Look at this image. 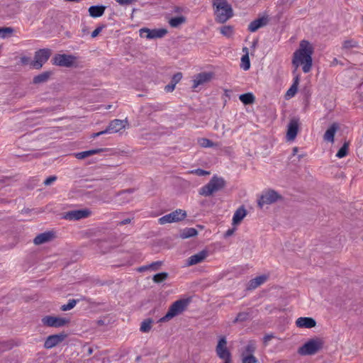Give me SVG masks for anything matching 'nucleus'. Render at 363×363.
Returning a JSON list of instances; mask_svg holds the SVG:
<instances>
[{
	"label": "nucleus",
	"instance_id": "1",
	"mask_svg": "<svg viewBox=\"0 0 363 363\" xmlns=\"http://www.w3.org/2000/svg\"><path fill=\"white\" fill-rule=\"evenodd\" d=\"M313 47L308 40H301L299 48L294 52L291 64L294 67V75L297 74L296 72L299 67H301L304 73L311 72L313 66L312 55Z\"/></svg>",
	"mask_w": 363,
	"mask_h": 363
},
{
	"label": "nucleus",
	"instance_id": "2",
	"mask_svg": "<svg viewBox=\"0 0 363 363\" xmlns=\"http://www.w3.org/2000/svg\"><path fill=\"white\" fill-rule=\"evenodd\" d=\"M225 186V182L222 177L213 176L208 183L200 189L199 194L203 196H210L223 189Z\"/></svg>",
	"mask_w": 363,
	"mask_h": 363
},
{
	"label": "nucleus",
	"instance_id": "3",
	"mask_svg": "<svg viewBox=\"0 0 363 363\" xmlns=\"http://www.w3.org/2000/svg\"><path fill=\"white\" fill-rule=\"evenodd\" d=\"M323 340L319 337L310 339L298 350V353L303 356L313 355L322 350Z\"/></svg>",
	"mask_w": 363,
	"mask_h": 363
},
{
	"label": "nucleus",
	"instance_id": "4",
	"mask_svg": "<svg viewBox=\"0 0 363 363\" xmlns=\"http://www.w3.org/2000/svg\"><path fill=\"white\" fill-rule=\"evenodd\" d=\"M189 303L188 299H180L174 302L169 307L166 315L161 318L160 322H166L184 311Z\"/></svg>",
	"mask_w": 363,
	"mask_h": 363
},
{
	"label": "nucleus",
	"instance_id": "5",
	"mask_svg": "<svg viewBox=\"0 0 363 363\" xmlns=\"http://www.w3.org/2000/svg\"><path fill=\"white\" fill-rule=\"evenodd\" d=\"M52 54V50L49 48L40 49L35 52L34 60L30 62V65L40 69L43 65L48 60Z\"/></svg>",
	"mask_w": 363,
	"mask_h": 363
},
{
	"label": "nucleus",
	"instance_id": "6",
	"mask_svg": "<svg viewBox=\"0 0 363 363\" xmlns=\"http://www.w3.org/2000/svg\"><path fill=\"white\" fill-rule=\"evenodd\" d=\"M282 199L281 195L273 189L264 192L258 200V206L262 208L264 205L272 204Z\"/></svg>",
	"mask_w": 363,
	"mask_h": 363
},
{
	"label": "nucleus",
	"instance_id": "7",
	"mask_svg": "<svg viewBox=\"0 0 363 363\" xmlns=\"http://www.w3.org/2000/svg\"><path fill=\"white\" fill-rule=\"evenodd\" d=\"M186 217V212L182 209H177L169 214H167L158 219L160 225L177 223L183 220Z\"/></svg>",
	"mask_w": 363,
	"mask_h": 363
},
{
	"label": "nucleus",
	"instance_id": "8",
	"mask_svg": "<svg viewBox=\"0 0 363 363\" xmlns=\"http://www.w3.org/2000/svg\"><path fill=\"white\" fill-rule=\"evenodd\" d=\"M77 57L72 55L56 54L52 59V64L60 67H72L76 63Z\"/></svg>",
	"mask_w": 363,
	"mask_h": 363
},
{
	"label": "nucleus",
	"instance_id": "9",
	"mask_svg": "<svg viewBox=\"0 0 363 363\" xmlns=\"http://www.w3.org/2000/svg\"><path fill=\"white\" fill-rule=\"evenodd\" d=\"M255 350V343L250 341L241 354L242 363H259V360L253 354Z\"/></svg>",
	"mask_w": 363,
	"mask_h": 363
},
{
	"label": "nucleus",
	"instance_id": "10",
	"mask_svg": "<svg viewBox=\"0 0 363 363\" xmlns=\"http://www.w3.org/2000/svg\"><path fill=\"white\" fill-rule=\"evenodd\" d=\"M91 215V211L89 208H82L65 212L62 218L68 220H78L86 218Z\"/></svg>",
	"mask_w": 363,
	"mask_h": 363
},
{
	"label": "nucleus",
	"instance_id": "11",
	"mask_svg": "<svg viewBox=\"0 0 363 363\" xmlns=\"http://www.w3.org/2000/svg\"><path fill=\"white\" fill-rule=\"evenodd\" d=\"M216 352L218 357L223 360H228L231 359V353L227 347V340L225 337H220L216 347Z\"/></svg>",
	"mask_w": 363,
	"mask_h": 363
},
{
	"label": "nucleus",
	"instance_id": "12",
	"mask_svg": "<svg viewBox=\"0 0 363 363\" xmlns=\"http://www.w3.org/2000/svg\"><path fill=\"white\" fill-rule=\"evenodd\" d=\"M41 322L48 327L60 328L68 323L69 320L52 315H46L41 319Z\"/></svg>",
	"mask_w": 363,
	"mask_h": 363
},
{
	"label": "nucleus",
	"instance_id": "13",
	"mask_svg": "<svg viewBox=\"0 0 363 363\" xmlns=\"http://www.w3.org/2000/svg\"><path fill=\"white\" fill-rule=\"evenodd\" d=\"M128 125L129 123L127 118L124 120L114 119L109 123L108 125L105 129V132L107 133H116L121 130L125 129Z\"/></svg>",
	"mask_w": 363,
	"mask_h": 363
},
{
	"label": "nucleus",
	"instance_id": "14",
	"mask_svg": "<svg viewBox=\"0 0 363 363\" xmlns=\"http://www.w3.org/2000/svg\"><path fill=\"white\" fill-rule=\"evenodd\" d=\"M67 337V335L65 333L49 335L45 340L44 347L51 349L62 342Z\"/></svg>",
	"mask_w": 363,
	"mask_h": 363
},
{
	"label": "nucleus",
	"instance_id": "15",
	"mask_svg": "<svg viewBox=\"0 0 363 363\" xmlns=\"http://www.w3.org/2000/svg\"><path fill=\"white\" fill-rule=\"evenodd\" d=\"M208 256L209 251L208 250H202L199 252L190 256L186 259V266L190 267L202 263Z\"/></svg>",
	"mask_w": 363,
	"mask_h": 363
},
{
	"label": "nucleus",
	"instance_id": "16",
	"mask_svg": "<svg viewBox=\"0 0 363 363\" xmlns=\"http://www.w3.org/2000/svg\"><path fill=\"white\" fill-rule=\"evenodd\" d=\"M214 13L216 21L220 23H224L233 15L231 6H227L225 9L214 10Z\"/></svg>",
	"mask_w": 363,
	"mask_h": 363
},
{
	"label": "nucleus",
	"instance_id": "17",
	"mask_svg": "<svg viewBox=\"0 0 363 363\" xmlns=\"http://www.w3.org/2000/svg\"><path fill=\"white\" fill-rule=\"evenodd\" d=\"M299 127V119L298 118H293L290 120L288 124L286 131V139L288 141H293L298 133Z\"/></svg>",
	"mask_w": 363,
	"mask_h": 363
},
{
	"label": "nucleus",
	"instance_id": "18",
	"mask_svg": "<svg viewBox=\"0 0 363 363\" xmlns=\"http://www.w3.org/2000/svg\"><path fill=\"white\" fill-rule=\"evenodd\" d=\"M167 33L165 29L150 30L149 28H141L140 30V35L141 37H145L147 39L162 38Z\"/></svg>",
	"mask_w": 363,
	"mask_h": 363
},
{
	"label": "nucleus",
	"instance_id": "19",
	"mask_svg": "<svg viewBox=\"0 0 363 363\" xmlns=\"http://www.w3.org/2000/svg\"><path fill=\"white\" fill-rule=\"evenodd\" d=\"M212 78L213 74L211 72H201L198 74L193 80L192 89H196L199 86L210 82Z\"/></svg>",
	"mask_w": 363,
	"mask_h": 363
},
{
	"label": "nucleus",
	"instance_id": "20",
	"mask_svg": "<svg viewBox=\"0 0 363 363\" xmlns=\"http://www.w3.org/2000/svg\"><path fill=\"white\" fill-rule=\"evenodd\" d=\"M269 23L268 16H262L252 21L248 26V30L250 32H255L260 28H262L267 25Z\"/></svg>",
	"mask_w": 363,
	"mask_h": 363
},
{
	"label": "nucleus",
	"instance_id": "21",
	"mask_svg": "<svg viewBox=\"0 0 363 363\" xmlns=\"http://www.w3.org/2000/svg\"><path fill=\"white\" fill-rule=\"evenodd\" d=\"M55 238V233L51 231L45 232L38 235L33 240L36 245H42L51 241Z\"/></svg>",
	"mask_w": 363,
	"mask_h": 363
},
{
	"label": "nucleus",
	"instance_id": "22",
	"mask_svg": "<svg viewBox=\"0 0 363 363\" xmlns=\"http://www.w3.org/2000/svg\"><path fill=\"white\" fill-rule=\"evenodd\" d=\"M296 325L300 328H312L316 325V322L313 318L301 317L296 320Z\"/></svg>",
	"mask_w": 363,
	"mask_h": 363
},
{
	"label": "nucleus",
	"instance_id": "23",
	"mask_svg": "<svg viewBox=\"0 0 363 363\" xmlns=\"http://www.w3.org/2000/svg\"><path fill=\"white\" fill-rule=\"evenodd\" d=\"M247 212L244 206L239 207L235 212L233 217V225H239L244 218L247 216Z\"/></svg>",
	"mask_w": 363,
	"mask_h": 363
},
{
	"label": "nucleus",
	"instance_id": "24",
	"mask_svg": "<svg viewBox=\"0 0 363 363\" xmlns=\"http://www.w3.org/2000/svg\"><path fill=\"white\" fill-rule=\"evenodd\" d=\"M268 279L269 275L267 274H262L260 276L256 277L250 281L248 289H255L260 285L263 284L265 281H267Z\"/></svg>",
	"mask_w": 363,
	"mask_h": 363
},
{
	"label": "nucleus",
	"instance_id": "25",
	"mask_svg": "<svg viewBox=\"0 0 363 363\" xmlns=\"http://www.w3.org/2000/svg\"><path fill=\"white\" fill-rule=\"evenodd\" d=\"M339 128V125L337 123H333L329 128L325 131L323 139L325 141L333 143L334 142V136L335 133Z\"/></svg>",
	"mask_w": 363,
	"mask_h": 363
},
{
	"label": "nucleus",
	"instance_id": "26",
	"mask_svg": "<svg viewBox=\"0 0 363 363\" xmlns=\"http://www.w3.org/2000/svg\"><path fill=\"white\" fill-rule=\"evenodd\" d=\"M105 150L104 148H97L90 150L83 151L74 154V156L78 160H83L88 157L92 156L96 154L101 153Z\"/></svg>",
	"mask_w": 363,
	"mask_h": 363
},
{
	"label": "nucleus",
	"instance_id": "27",
	"mask_svg": "<svg viewBox=\"0 0 363 363\" xmlns=\"http://www.w3.org/2000/svg\"><path fill=\"white\" fill-rule=\"evenodd\" d=\"M52 74V72H51V71L43 72L33 77V83L34 84L45 83L46 82H48L49 80V79L50 78Z\"/></svg>",
	"mask_w": 363,
	"mask_h": 363
},
{
	"label": "nucleus",
	"instance_id": "28",
	"mask_svg": "<svg viewBox=\"0 0 363 363\" xmlns=\"http://www.w3.org/2000/svg\"><path fill=\"white\" fill-rule=\"evenodd\" d=\"M106 10L104 6H91L89 8V13L90 16L93 18L101 17Z\"/></svg>",
	"mask_w": 363,
	"mask_h": 363
},
{
	"label": "nucleus",
	"instance_id": "29",
	"mask_svg": "<svg viewBox=\"0 0 363 363\" xmlns=\"http://www.w3.org/2000/svg\"><path fill=\"white\" fill-rule=\"evenodd\" d=\"M299 75H294V83L291 86L289 89V90L286 93V98L289 99L293 97L298 90V85L299 84Z\"/></svg>",
	"mask_w": 363,
	"mask_h": 363
},
{
	"label": "nucleus",
	"instance_id": "30",
	"mask_svg": "<svg viewBox=\"0 0 363 363\" xmlns=\"http://www.w3.org/2000/svg\"><path fill=\"white\" fill-rule=\"evenodd\" d=\"M198 143L201 147H216L219 146L218 143H213L211 140L206 138H199Z\"/></svg>",
	"mask_w": 363,
	"mask_h": 363
},
{
	"label": "nucleus",
	"instance_id": "31",
	"mask_svg": "<svg viewBox=\"0 0 363 363\" xmlns=\"http://www.w3.org/2000/svg\"><path fill=\"white\" fill-rule=\"evenodd\" d=\"M358 47V42L354 39H347L342 43V49L345 50H350Z\"/></svg>",
	"mask_w": 363,
	"mask_h": 363
},
{
	"label": "nucleus",
	"instance_id": "32",
	"mask_svg": "<svg viewBox=\"0 0 363 363\" xmlns=\"http://www.w3.org/2000/svg\"><path fill=\"white\" fill-rule=\"evenodd\" d=\"M239 99L245 105L253 104L255 99L254 95L251 93L241 94Z\"/></svg>",
	"mask_w": 363,
	"mask_h": 363
},
{
	"label": "nucleus",
	"instance_id": "33",
	"mask_svg": "<svg viewBox=\"0 0 363 363\" xmlns=\"http://www.w3.org/2000/svg\"><path fill=\"white\" fill-rule=\"evenodd\" d=\"M152 319L147 318L144 320L140 325V331L143 333H148L152 328Z\"/></svg>",
	"mask_w": 363,
	"mask_h": 363
},
{
	"label": "nucleus",
	"instance_id": "34",
	"mask_svg": "<svg viewBox=\"0 0 363 363\" xmlns=\"http://www.w3.org/2000/svg\"><path fill=\"white\" fill-rule=\"evenodd\" d=\"M197 233H198V232L195 228H186V229L183 230V231L181 233L180 237L183 239H186V238L194 237V236L196 235Z\"/></svg>",
	"mask_w": 363,
	"mask_h": 363
},
{
	"label": "nucleus",
	"instance_id": "35",
	"mask_svg": "<svg viewBox=\"0 0 363 363\" xmlns=\"http://www.w3.org/2000/svg\"><path fill=\"white\" fill-rule=\"evenodd\" d=\"M212 2L214 10L225 9V7L230 6L228 0H212Z\"/></svg>",
	"mask_w": 363,
	"mask_h": 363
},
{
	"label": "nucleus",
	"instance_id": "36",
	"mask_svg": "<svg viewBox=\"0 0 363 363\" xmlns=\"http://www.w3.org/2000/svg\"><path fill=\"white\" fill-rule=\"evenodd\" d=\"M349 145L350 142L346 141L344 143L342 147L338 150V152L336 154V157L338 158H342L347 155L348 154V150H349Z\"/></svg>",
	"mask_w": 363,
	"mask_h": 363
},
{
	"label": "nucleus",
	"instance_id": "37",
	"mask_svg": "<svg viewBox=\"0 0 363 363\" xmlns=\"http://www.w3.org/2000/svg\"><path fill=\"white\" fill-rule=\"evenodd\" d=\"M133 192V190L128 189L123 191L119 192L117 194V196L119 197V201L121 204L128 203L130 201V199L128 197L127 194Z\"/></svg>",
	"mask_w": 363,
	"mask_h": 363
},
{
	"label": "nucleus",
	"instance_id": "38",
	"mask_svg": "<svg viewBox=\"0 0 363 363\" xmlns=\"http://www.w3.org/2000/svg\"><path fill=\"white\" fill-rule=\"evenodd\" d=\"M185 21H186L185 17L177 16V17L171 18L169 21V23L172 27L176 28V27L179 26V25L184 23Z\"/></svg>",
	"mask_w": 363,
	"mask_h": 363
},
{
	"label": "nucleus",
	"instance_id": "39",
	"mask_svg": "<svg viewBox=\"0 0 363 363\" xmlns=\"http://www.w3.org/2000/svg\"><path fill=\"white\" fill-rule=\"evenodd\" d=\"M249 317H250L249 313L240 312L237 315L236 318L233 320V323L234 324H235L238 323L245 322L249 319Z\"/></svg>",
	"mask_w": 363,
	"mask_h": 363
},
{
	"label": "nucleus",
	"instance_id": "40",
	"mask_svg": "<svg viewBox=\"0 0 363 363\" xmlns=\"http://www.w3.org/2000/svg\"><path fill=\"white\" fill-rule=\"evenodd\" d=\"M14 32V29L11 27L0 28V38H5L10 36Z\"/></svg>",
	"mask_w": 363,
	"mask_h": 363
},
{
	"label": "nucleus",
	"instance_id": "41",
	"mask_svg": "<svg viewBox=\"0 0 363 363\" xmlns=\"http://www.w3.org/2000/svg\"><path fill=\"white\" fill-rule=\"evenodd\" d=\"M241 67L244 70H248L250 67L249 53L245 54L241 58Z\"/></svg>",
	"mask_w": 363,
	"mask_h": 363
},
{
	"label": "nucleus",
	"instance_id": "42",
	"mask_svg": "<svg viewBox=\"0 0 363 363\" xmlns=\"http://www.w3.org/2000/svg\"><path fill=\"white\" fill-rule=\"evenodd\" d=\"M168 277V273L167 272H161L156 274L153 276L152 280L155 283H161L166 280Z\"/></svg>",
	"mask_w": 363,
	"mask_h": 363
},
{
	"label": "nucleus",
	"instance_id": "43",
	"mask_svg": "<svg viewBox=\"0 0 363 363\" xmlns=\"http://www.w3.org/2000/svg\"><path fill=\"white\" fill-rule=\"evenodd\" d=\"M220 31L224 36L230 38L233 34V28L231 26H225L220 28Z\"/></svg>",
	"mask_w": 363,
	"mask_h": 363
},
{
	"label": "nucleus",
	"instance_id": "44",
	"mask_svg": "<svg viewBox=\"0 0 363 363\" xmlns=\"http://www.w3.org/2000/svg\"><path fill=\"white\" fill-rule=\"evenodd\" d=\"M77 303V301L74 299L69 300L67 304L62 305L60 309L63 311H69L72 309Z\"/></svg>",
	"mask_w": 363,
	"mask_h": 363
},
{
	"label": "nucleus",
	"instance_id": "45",
	"mask_svg": "<svg viewBox=\"0 0 363 363\" xmlns=\"http://www.w3.org/2000/svg\"><path fill=\"white\" fill-rule=\"evenodd\" d=\"M182 79V72H177L175 74L173 75L172 77V82L174 83L175 85L179 83L181 79Z\"/></svg>",
	"mask_w": 363,
	"mask_h": 363
},
{
	"label": "nucleus",
	"instance_id": "46",
	"mask_svg": "<svg viewBox=\"0 0 363 363\" xmlns=\"http://www.w3.org/2000/svg\"><path fill=\"white\" fill-rule=\"evenodd\" d=\"M162 264V262L160 261L155 262H152V264H149L148 267L150 269L156 271L160 268Z\"/></svg>",
	"mask_w": 363,
	"mask_h": 363
},
{
	"label": "nucleus",
	"instance_id": "47",
	"mask_svg": "<svg viewBox=\"0 0 363 363\" xmlns=\"http://www.w3.org/2000/svg\"><path fill=\"white\" fill-rule=\"evenodd\" d=\"M57 180V177L56 176H51V177H49L48 178H47L43 184L45 185V186H49L50 185L52 182H55Z\"/></svg>",
	"mask_w": 363,
	"mask_h": 363
},
{
	"label": "nucleus",
	"instance_id": "48",
	"mask_svg": "<svg viewBox=\"0 0 363 363\" xmlns=\"http://www.w3.org/2000/svg\"><path fill=\"white\" fill-rule=\"evenodd\" d=\"M104 28V26H99L91 33V38H94L98 36V35L101 32Z\"/></svg>",
	"mask_w": 363,
	"mask_h": 363
},
{
	"label": "nucleus",
	"instance_id": "49",
	"mask_svg": "<svg viewBox=\"0 0 363 363\" xmlns=\"http://www.w3.org/2000/svg\"><path fill=\"white\" fill-rule=\"evenodd\" d=\"M120 5H128L136 2L138 0H115Z\"/></svg>",
	"mask_w": 363,
	"mask_h": 363
},
{
	"label": "nucleus",
	"instance_id": "50",
	"mask_svg": "<svg viewBox=\"0 0 363 363\" xmlns=\"http://www.w3.org/2000/svg\"><path fill=\"white\" fill-rule=\"evenodd\" d=\"M175 86L176 85L171 82L169 84H167L164 86V90L167 92H172L174 90Z\"/></svg>",
	"mask_w": 363,
	"mask_h": 363
},
{
	"label": "nucleus",
	"instance_id": "51",
	"mask_svg": "<svg viewBox=\"0 0 363 363\" xmlns=\"http://www.w3.org/2000/svg\"><path fill=\"white\" fill-rule=\"evenodd\" d=\"M274 336L272 334H267L264 335L263 338L264 344L267 345L268 342H269L272 339H273Z\"/></svg>",
	"mask_w": 363,
	"mask_h": 363
},
{
	"label": "nucleus",
	"instance_id": "52",
	"mask_svg": "<svg viewBox=\"0 0 363 363\" xmlns=\"http://www.w3.org/2000/svg\"><path fill=\"white\" fill-rule=\"evenodd\" d=\"M195 174H196L199 176H204V175L209 174L210 173L205 170L198 169L196 170Z\"/></svg>",
	"mask_w": 363,
	"mask_h": 363
},
{
	"label": "nucleus",
	"instance_id": "53",
	"mask_svg": "<svg viewBox=\"0 0 363 363\" xmlns=\"http://www.w3.org/2000/svg\"><path fill=\"white\" fill-rule=\"evenodd\" d=\"M106 133H107L105 132V130H102V131H100V132H98V133H93L92 135H91V138H95L96 137H99V136L102 135L106 134Z\"/></svg>",
	"mask_w": 363,
	"mask_h": 363
},
{
	"label": "nucleus",
	"instance_id": "54",
	"mask_svg": "<svg viewBox=\"0 0 363 363\" xmlns=\"http://www.w3.org/2000/svg\"><path fill=\"white\" fill-rule=\"evenodd\" d=\"M30 61V59L27 57H22L21 58V62H22V64L23 65H27Z\"/></svg>",
	"mask_w": 363,
	"mask_h": 363
},
{
	"label": "nucleus",
	"instance_id": "55",
	"mask_svg": "<svg viewBox=\"0 0 363 363\" xmlns=\"http://www.w3.org/2000/svg\"><path fill=\"white\" fill-rule=\"evenodd\" d=\"M130 221H131V219H130V218H126V219H124V220H121V221L119 223V224H120L121 225H126V224H128V223H130Z\"/></svg>",
	"mask_w": 363,
	"mask_h": 363
},
{
	"label": "nucleus",
	"instance_id": "56",
	"mask_svg": "<svg viewBox=\"0 0 363 363\" xmlns=\"http://www.w3.org/2000/svg\"><path fill=\"white\" fill-rule=\"evenodd\" d=\"M148 269H150L148 267V265H145V266H142L140 268H138V271L140 272H144V271H146Z\"/></svg>",
	"mask_w": 363,
	"mask_h": 363
},
{
	"label": "nucleus",
	"instance_id": "57",
	"mask_svg": "<svg viewBox=\"0 0 363 363\" xmlns=\"http://www.w3.org/2000/svg\"><path fill=\"white\" fill-rule=\"evenodd\" d=\"M233 233H234V230H233V229H229V230H228L226 231V233H225V236H226V237L230 236V235H232L233 234Z\"/></svg>",
	"mask_w": 363,
	"mask_h": 363
},
{
	"label": "nucleus",
	"instance_id": "58",
	"mask_svg": "<svg viewBox=\"0 0 363 363\" xmlns=\"http://www.w3.org/2000/svg\"><path fill=\"white\" fill-rule=\"evenodd\" d=\"M92 232L91 230H89L86 233H84V236L86 237V238H89L90 237L91 235H92Z\"/></svg>",
	"mask_w": 363,
	"mask_h": 363
},
{
	"label": "nucleus",
	"instance_id": "59",
	"mask_svg": "<svg viewBox=\"0 0 363 363\" xmlns=\"http://www.w3.org/2000/svg\"><path fill=\"white\" fill-rule=\"evenodd\" d=\"M297 152H298V147H294L293 154L296 155Z\"/></svg>",
	"mask_w": 363,
	"mask_h": 363
},
{
	"label": "nucleus",
	"instance_id": "60",
	"mask_svg": "<svg viewBox=\"0 0 363 363\" xmlns=\"http://www.w3.org/2000/svg\"><path fill=\"white\" fill-rule=\"evenodd\" d=\"M242 52H245V54L249 53L248 52V48H243Z\"/></svg>",
	"mask_w": 363,
	"mask_h": 363
},
{
	"label": "nucleus",
	"instance_id": "61",
	"mask_svg": "<svg viewBox=\"0 0 363 363\" xmlns=\"http://www.w3.org/2000/svg\"><path fill=\"white\" fill-rule=\"evenodd\" d=\"M92 352H93V350H92V348H89V350H88V354H89V355H90V354H92Z\"/></svg>",
	"mask_w": 363,
	"mask_h": 363
},
{
	"label": "nucleus",
	"instance_id": "62",
	"mask_svg": "<svg viewBox=\"0 0 363 363\" xmlns=\"http://www.w3.org/2000/svg\"><path fill=\"white\" fill-rule=\"evenodd\" d=\"M82 32H83L84 33H88L87 28H83V29H82Z\"/></svg>",
	"mask_w": 363,
	"mask_h": 363
},
{
	"label": "nucleus",
	"instance_id": "63",
	"mask_svg": "<svg viewBox=\"0 0 363 363\" xmlns=\"http://www.w3.org/2000/svg\"><path fill=\"white\" fill-rule=\"evenodd\" d=\"M231 362H232V360L230 359H228V360H225L224 363H231Z\"/></svg>",
	"mask_w": 363,
	"mask_h": 363
},
{
	"label": "nucleus",
	"instance_id": "64",
	"mask_svg": "<svg viewBox=\"0 0 363 363\" xmlns=\"http://www.w3.org/2000/svg\"><path fill=\"white\" fill-rule=\"evenodd\" d=\"M359 96L361 97V99H363V91H362L361 93H359Z\"/></svg>",
	"mask_w": 363,
	"mask_h": 363
}]
</instances>
